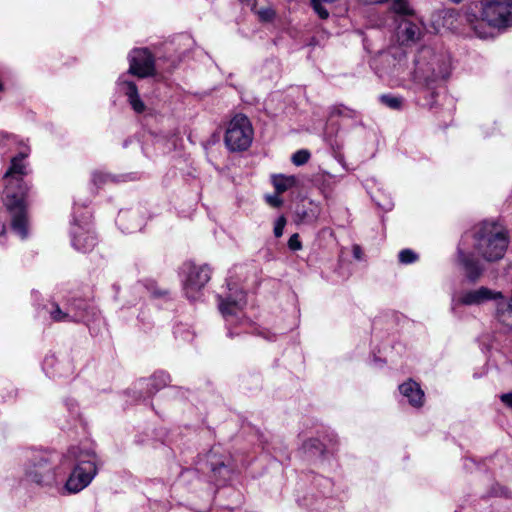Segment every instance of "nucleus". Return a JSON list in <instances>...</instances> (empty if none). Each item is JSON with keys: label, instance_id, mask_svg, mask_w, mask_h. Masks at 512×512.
<instances>
[{"label": "nucleus", "instance_id": "nucleus-4", "mask_svg": "<svg viewBox=\"0 0 512 512\" xmlns=\"http://www.w3.org/2000/svg\"><path fill=\"white\" fill-rule=\"evenodd\" d=\"M66 458L49 450H32L23 464V476L31 484L58 491L65 476Z\"/></svg>", "mask_w": 512, "mask_h": 512}, {"label": "nucleus", "instance_id": "nucleus-16", "mask_svg": "<svg viewBox=\"0 0 512 512\" xmlns=\"http://www.w3.org/2000/svg\"><path fill=\"white\" fill-rule=\"evenodd\" d=\"M457 254L458 262L464 270L467 279L470 282H476L484 271V266L480 260L472 252L466 251L462 244H459Z\"/></svg>", "mask_w": 512, "mask_h": 512}, {"label": "nucleus", "instance_id": "nucleus-30", "mask_svg": "<svg viewBox=\"0 0 512 512\" xmlns=\"http://www.w3.org/2000/svg\"><path fill=\"white\" fill-rule=\"evenodd\" d=\"M65 406H66L68 412L70 413V417L75 420L79 416V409H78L77 402L72 399H67L65 401Z\"/></svg>", "mask_w": 512, "mask_h": 512}, {"label": "nucleus", "instance_id": "nucleus-31", "mask_svg": "<svg viewBox=\"0 0 512 512\" xmlns=\"http://www.w3.org/2000/svg\"><path fill=\"white\" fill-rule=\"evenodd\" d=\"M286 225V218L284 216H280L274 223V235L279 238L283 235L284 227Z\"/></svg>", "mask_w": 512, "mask_h": 512}, {"label": "nucleus", "instance_id": "nucleus-36", "mask_svg": "<svg viewBox=\"0 0 512 512\" xmlns=\"http://www.w3.org/2000/svg\"><path fill=\"white\" fill-rule=\"evenodd\" d=\"M260 16L264 20H269L273 16V12L271 10H264L260 12Z\"/></svg>", "mask_w": 512, "mask_h": 512}, {"label": "nucleus", "instance_id": "nucleus-25", "mask_svg": "<svg viewBox=\"0 0 512 512\" xmlns=\"http://www.w3.org/2000/svg\"><path fill=\"white\" fill-rule=\"evenodd\" d=\"M91 180L93 184L99 188L107 183L116 182V177L103 171L96 170L92 173Z\"/></svg>", "mask_w": 512, "mask_h": 512}, {"label": "nucleus", "instance_id": "nucleus-13", "mask_svg": "<svg viewBox=\"0 0 512 512\" xmlns=\"http://www.w3.org/2000/svg\"><path fill=\"white\" fill-rule=\"evenodd\" d=\"M170 382V376L165 371L155 372L149 378L138 380L132 390L135 401H146Z\"/></svg>", "mask_w": 512, "mask_h": 512}, {"label": "nucleus", "instance_id": "nucleus-9", "mask_svg": "<svg viewBox=\"0 0 512 512\" xmlns=\"http://www.w3.org/2000/svg\"><path fill=\"white\" fill-rule=\"evenodd\" d=\"M198 469L203 473H209L210 480L215 485L224 486L231 480L236 466L230 454L224 453L220 446H214L200 458Z\"/></svg>", "mask_w": 512, "mask_h": 512}, {"label": "nucleus", "instance_id": "nucleus-6", "mask_svg": "<svg viewBox=\"0 0 512 512\" xmlns=\"http://www.w3.org/2000/svg\"><path fill=\"white\" fill-rule=\"evenodd\" d=\"M465 18L479 38H487L488 33L482 29L484 23L500 31L512 28V0H491L481 7L471 5Z\"/></svg>", "mask_w": 512, "mask_h": 512}, {"label": "nucleus", "instance_id": "nucleus-42", "mask_svg": "<svg viewBox=\"0 0 512 512\" xmlns=\"http://www.w3.org/2000/svg\"><path fill=\"white\" fill-rule=\"evenodd\" d=\"M264 337H265L266 339H268V340H273V338H274V336L272 337V336H267V335H264Z\"/></svg>", "mask_w": 512, "mask_h": 512}, {"label": "nucleus", "instance_id": "nucleus-11", "mask_svg": "<svg viewBox=\"0 0 512 512\" xmlns=\"http://www.w3.org/2000/svg\"><path fill=\"white\" fill-rule=\"evenodd\" d=\"M183 271V291L185 296L195 301L200 298L202 289L211 278V268L207 265H196L194 263H185Z\"/></svg>", "mask_w": 512, "mask_h": 512}, {"label": "nucleus", "instance_id": "nucleus-14", "mask_svg": "<svg viewBox=\"0 0 512 512\" xmlns=\"http://www.w3.org/2000/svg\"><path fill=\"white\" fill-rule=\"evenodd\" d=\"M66 308V317L70 322L88 323L96 316L94 307L85 299L71 298L64 303Z\"/></svg>", "mask_w": 512, "mask_h": 512}, {"label": "nucleus", "instance_id": "nucleus-33", "mask_svg": "<svg viewBox=\"0 0 512 512\" xmlns=\"http://www.w3.org/2000/svg\"><path fill=\"white\" fill-rule=\"evenodd\" d=\"M500 400L506 407L512 409V391L502 394Z\"/></svg>", "mask_w": 512, "mask_h": 512}, {"label": "nucleus", "instance_id": "nucleus-18", "mask_svg": "<svg viewBox=\"0 0 512 512\" xmlns=\"http://www.w3.org/2000/svg\"><path fill=\"white\" fill-rule=\"evenodd\" d=\"M116 223L125 233H133L141 230L145 224L144 218L138 215L137 211L127 210L120 211Z\"/></svg>", "mask_w": 512, "mask_h": 512}, {"label": "nucleus", "instance_id": "nucleus-39", "mask_svg": "<svg viewBox=\"0 0 512 512\" xmlns=\"http://www.w3.org/2000/svg\"><path fill=\"white\" fill-rule=\"evenodd\" d=\"M392 206H393V204L391 202H389V203L383 205L382 208L388 211V210L392 209Z\"/></svg>", "mask_w": 512, "mask_h": 512}, {"label": "nucleus", "instance_id": "nucleus-12", "mask_svg": "<svg viewBox=\"0 0 512 512\" xmlns=\"http://www.w3.org/2000/svg\"><path fill=\"white\" fill-rule=\"evenodd\" d=\"M70 236L72 246L80 252L86 253L95 247L97 238L92 230L90 214L88 212H84L79 216L74 212Z\"/></svg>", "mask_w": 512, "mask_h": 512}, {"label": "nucleus", "instance_id": "nucleus-7", "mask_svg": "<svg viewBox=\"0 0 512 512\" xmlns=\"http://www.w3.org/2000/svg\"><path fill=\"white\" fill-rule=\"evenodd\" d=\"M474 251L486 262L501 260L509 245L507 229L497 221H483L476 226L474 234Z\"/></svg>", "mask_w": 512, "mask_h": 512}, {"label": "nucleus", "instance_id": "nucleus-27", "mask_svg": "<svg viewBox=\"0 0 512 512\" xmlns=\"http://www.w3.org/2000/svg\"><path fill=\"white\" fill-rule=\"evenodd\" d=\"M310 156H311V154L308 150L301 149V150L296 151L292 155L291 160L294 165L301 166L308 162V160L310 159Z\"/></svg>", "mask_w": 512, "mask_h": 512}, {"label": "nucleus", "instance_id": "nucleus-43", "mask_svg": "<svg viewBox=\"0 0 512 512\" xmlns=\"http://www.w3.org/2000/svg\"><path fill=\"white\" fill-rule=\"evenodd\" d=\"M2 88H3V85H2V83L0 82V90H2Z\"/></svg>", "mask_w": 512, "mask_h": 512}, {"label": "nucleus", "instance_id": "nucleus-1", "mask_svg": "<svg viewBox=\"0 0 512 512\" xmlns=\"http://www.w3.org/2000/svg\"><path fill=\"white\" fill-rule=\"evenodd\" d=\"M396 15V37L400 45L379 54V60L385 64L379 70L380 76L389 78L398 86L414 91L430 90L434 94L437 82L449 75L450 66L443 56L436 55L430 47H421L409 58L403 46L417 41L421 29L406 19L407 15Z\"/></svg>", "mask_w": 512, "mask_h": 512}, {"label": "nucleus", "instance_id": "nucleus-22", "mask_svg": "<svg viewBox=\"0 0 512 512\" xmlns=\"http://www.w3.org/2000/svg\"><path fill=\"white\" fill-rule=\"evenodd\" d=\"M334 117L355 119L357 117V112L344 105H336L330 108L328 121L331 122Z\"/></svg>", "mask_w": 512, "mask_h": 512}, {"label": "nucleus", "instance_id": "nucleus-21", "mask_svg": "<svg viewBox=\"0 0 512 512\" xmlns=\"http://www.w3.org/2000/svg\"><path fill=\"white\" fill-rule=\"evenodd\" d=\"M46 310L49 313L51 319L56 322H69L66 317V308L64 303L62 305L51 302L46 306Z\"/></svg>", "mask_w": 512, "mask_h": 512}, {"label": "nucleus", "instance_id": "nucleus-20", "mask_svg": "<svg viewBox=\"0 0 512 512\" xmlns=\"http://www.w3.org/2000/svg\"><path fill=\"white\" fill-rule=\"evenodd\" d=\"M272 183L277 193H283L297 184V178L293 175H274Z\"/></svg>", "mask_w": 512, "mask_h": 512}, {"label": "nucleus", "instance_id": "nucleus-34", "mask_svg": "<svg viewBox=\"0 0 512 512\" xmlns=\"http://www.w3.org/2000/svg\"><path fill=\"white\" fill-rule=\"evenodd\" d=\"M352 253L355 259L361 260L362 259V249L359 245H354L352 249Z\"/></svg>", "mask_w": 512, "mask_h": 512}, {"label": "nucleus", "instance_id": "nucleus-24", "mask_svg": "<svg viewBox=\"0 0 512 512\" xmlns=\"http://www.w3.org/2000/svg\"><path fill=\"white\" fill-rule=\"evenodd\" d=\"M303 449L312 456H316L324 454L325 446L319 439L311 438L304 442Z\"/></svg>", "mask_w": 512, "mask_h": 512}, {"label": "nucleus", "instance_id": "nucleus-8", "mask_svg": "<svg viewBox=\"0 0 512 512\" xmlns=\"http://www.w3.org/2000/svg\"><path fill=\"white\" fill-rule=\"evenodd\" d=\"M246 304V293L230 282L227 283V292L218 295L219 310L226 321L229 336L234 335L233 327L248 325V319L244 315Z\"/></svg>", "mask_w": 512, "mask_h": 512}, {"label": "nucleus", "instance_id": "nucleus-19", "mask_svg": "<svg viewBox=\"0 0 512 512\" xmlns=\"http://www.w3.org/2000/svg\"><path fill=\"white\" fill-rule=\"evenodd\" d=\"M400 394L407 400V402L415 407L420 408L424 404V392L420 385L412 379L399 385Z\"/></svg>", "mask_w": 512, "mask_h": 512}, {"label": "nucleus", "instance_id": "nucleus-26", "mask_svg": "<svg viewBox=\"0 0 512 512\" xmlns=\"http://www.w3.org/2000/svg\"><path fill=\"white\" fill-rule=\"evenodd\" d=\"M174 335L176 338H180L183 341L189 342L194 338V332L187 324H178L174 327Z\"/></svg>", "mask_w": 512, "mask_h": 512}, {"label": "nucleus", "instance_id": "nucleus-40", "mask_svg": "<svg viewBox=\"0 0 512 512\" xmlns=\"http://www.w3.org/2000/svg\"><path fill=\"white\" fill-rule=\"evenodd\" d=\"M306 217H307V214H306L305 212H303L302 217H301V218H302V221H305V222H306V221H307V220H306Z\"/></svg>", "mask_w": 512, "mask_h": 512}, {"label": "nucleus", "instance_id": "nucleus-3", "mask_svg": "<svg viewBox=\"0 0 512 512\" xmlns=\"http://www.w3.org/2000/svg\"><path fill=\"white\" fill-rule=\"evenodd\" d=\"M64 458V469L71 467V471L57 492L62 496L74 495L91 484L98 474L100 459L92 448L86 446L69 447Z\"/></svg>", "mask_w": 512, "mask_h": 512}, {"label": "nucleus", "instance_id": "nucleus-29", "mask_svg": "<svg viewBox=\"0 0 512 512\" xmlns=\"http://www.w3.org/2000/svg\"><path fill=\"white\" fill-rule=\"evenodd\" d=\"M489 496L508 498V497H511V493L506 487L501 486L500 484L496 483V484L492 485V487L489 491Z\"/></svg>", "mask_w": 512, "mask_h": 512}, {"label": "nucleus", "instance_id": "nucleus-35", "mask_svg": "<svg viewBox=\"0 0 512 512\" xmlns=\"http://www.w3.org/2000/svg\"><path fill=\"white\" fill-rule=\"evenodd\" d=\"M267 201L275 207H278L282 204V200H280L277 196H268Z\"/></svg>", "mask_w": 512, "mask_h": 512}, {"label": "nucleus", "instance_id": "nucleus-15", "mask_svg": "<svg viewBox=\"0 0 512 512\" xmlns=\"http://www.w3.org/2000/svg\"><path fill=\"white\" fill-rule=\"evenodd\" d=\"M501 297L500 293L494 292L487 287H480L475 290H465L459 293L457 297L452 300V307L457 305H481L487 301Z\"/></svg>", "mask_w": 512, "mask_h": 512}, {"label": "nucleus", "instance_id": "nucleus-37", "mask_svg": "<svg viewBox=\"0 0 512 512\" xmlns=\"http://www.w3.org/2000/svg\"><path fill=\"white\" fill-rule=\"evenodd\" d=\"M167 294V291H159V290H155L153 292V295L155 297H162V296H165Z\"/></svg>", "mask_w": 512, "mask_h": 512}, {"label": "nucleus", "instance_id": "nucleus-17", "mask_svg": "<svg viewBox=\"0 0 512 512\" xmlns=\"http://www.w3.org/2000/svg\"><path fill=\"white\" fill-rule=\"evenodd\" d=\"M42 368L49 377H68L73 374V366L69 360H60L54 354L44 358Z\"/></svg>", "mask_w": 512, "mask_h": 512}, {"label": "nucleus", "instance_id": "nucleus-38", "mask_svg": "<svg viewBox=\"0 0 512 512\" xmlns=\"http://www.w3.org/2000/svg\"><path fill=\"white\" fill-rule=\"evenodd\" d=\"M6 227L4 223L0 220V237L5 234Z\"/></svg>", "mask_w": 512, "mask_h": 512}, {"label": "nucleus", "instance_id": "nucleus-2", "mask_svg": "<svg viewBox=\"0 0 512 512\" xmlns=\"http://www.w3.org/2000/svg\"><path fill=\"white\" fill-rule=\"evenodd\" d=\"M18 145V153L11 159L10 167L5 172L3 180L5 182L4 204L10 215L11 230L20 239L24 240L29 236V218L27 213L26 198L29 191L28 184L23 180L26 174L25 158L30 154V148L19 142L15 135H2L0 139V150L6 146Z\"/></svg>", "mask_w": 512, "mask_h": 512}, {"label": "nucleus", "instance_id": "nucleus-41", "mask_svg": "<svg viewBox=\"0 0 512 512\" xmlns=\"http://www.w3.org/2000/svg\"><path fill=\"white\" fill-rule=\"evenodd\" d=\"M452 3H455V4H458L460 3L462 0H450Z\"/></svg>", "mask_w": 512, "mask_h": 512}, {"label": "nucleus", "instance_id": "nucleus-32", "mask_svg": "<svg viewBox=\"0 0 512 512\" xmlns=\"http://www.w3.org/2000/svg\"><path fill=\"white\" fill-rule=\"evenodd\" d=\"M288 247L292 251H298L302 248V244L297 233L290 236L288 240Z\"/></svg>", "mask_w": 512, "mask_h": 512}, {"label": "nucleus", "instance_id": "nucleus-5", "mask_svg": "<svg viewBox=\"0 0 512 512\" xmlns=\"http://www.w3.org/2000/svg\"><path fill=\"white\" fill-rule=\"evenodd\" d=\"M129 69L122 73L116 81V90L119 94L127 97L133 111L141 114L146 110V106L138 93V87L132 79L146 78L152 76L155 72V59L147 48H135L128 54Z\"/></svg>", "mask_w": 512, "mask_h": 512}, {"label": "nucleus", "instance_id": "nucleus-10", "mask_svg": "<svg viewBox=\"0 0 512 512\" xmlns=\"http://www.w3.org/2000/svg\"><path fill=\"white\" fill-rule=\"evenodd\" d=\"M253 140L250 120L243 114L234 116L227 127L224 141L230 151H245Z\"/></svg>", "mask_w": 512, "mask_h": 512}, {"label": "nucleus", "instance_id": "nucleus-28", "mask_svg": "<svg viewBox=\"0 0 512 512\" xmlns=\"http://www.w3.org/2000/svg\"><path fill=\"white\" fill-rule=\"evenodd\" d=\"M398 259L402 264H412L417 261L418 255L411 249H403L399 252Z\"/></svg>", "mask_w": 512, "mask_h": 512}, {"label": "nucleus", "instance_id": "nucleus-23", "mask_svg": "<svg viewBox=\"0 0 512 512\" xmlns=\"http://www.w3.org/2000/svg\"><path fill=\"white\" fill-rule=\"evenodd\" d=\"M380 101L386 107L393 110H401L404 104V98L393 94H384L380 96Z\"/></svg>", "mask_w": 512, "mask_h": 512}]
</instances>
